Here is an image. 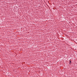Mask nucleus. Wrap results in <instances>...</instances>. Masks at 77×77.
<instances>
[{
    "instance_id": "1",
    "label": "nucleus",
    "mask_w": 77,
    "mask_h": 77,
    "mask_svg": "<svg viewBox=\"0 0 77 77\" xmlns=\"http://www.w3.org/2000/svg\"><path fill=\"white\" fill-rule=\"evenodd\" d=\"M70 63H71V61H70Z\"/></svg>"
}]
</instances>
